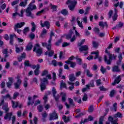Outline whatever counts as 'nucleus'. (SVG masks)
I'll return each mask as SVG.
<instances>
[{
	"instance_id": "1",
	"label": "nucleus",
	"mask_w": 124,
	"mask_h": 124,
	"mask_svg": "<svg viewBox=\"0 0 124 124\" xmlns=\"http://www.w3.org/2000/svg\"><path fill=\"white\" fill-rule=\"evenodd\" d=\"M42 76L46 77V78H44L43 79H41V84L40 88L41 92H43L45 89H46V85L45 84H48V79L50 80L52 79V76H51V74L48 73V71L44 70L42 73Z\"/></svg>"
},
{
	"instance_id": "2",
	"label": "nucleus",
	"mask_w": 124,
	"mask_h": 124,
	"mask_svg": "<svg viewBox=\"0 0 124 124\" xmlns=\"http://www.w3.org/2000/svg\"><path fill=\"white\" fill-rule=\"evenodd\" d=\"M52 36H54V32L51 31L50 33V38L48 40V44L47 45L46 43H43L42 46L45 47L46 46L47 51L45 53V55H47L49 57H52L54 55V51L52 50L51 49L52 47V44H51V42L52 41Z\"/></svg>"
},
{
	"instance_id": "3",
	"label": "nucleus",
	"mask_w": 124,
	"mask_h": 124,
	"mask_svg": "<svg viewBox=\"0 0 124 124\" xmlns=\"http://www.w3.org/2000/svg\"><path fill=\"white\" fill-rule=\"evenodd\" d=\"M105 53L107 54V55H105L104 57V61L107 64H110L111 62L113 61V60H116V58H117V56H116L115 55H111L110 54V53L108 52V50H107V49L105 50ZM107 56H108L109 59L107 58Z\"/></svg>"
},
{
	"instance_id": "4",
	"label": "nucleus",
	"mask_w": 124,
	"mask_h": 124,
	"mask_svg": "<svg viewBox=\"0 0 124 124\" xmlns=\"http://www.w3.org/2000/svg\"><path fill=\"white\" fill-rule=\"evenodd\" d=\"M66 3L68 5V8L71 11H73L77 4V0H68Z\"/></svg>"
},
{
	"instance_id": "5",
	"label": "nucleus",
	"mask_w": 124,
	"mask_h": 124,
	"mask_svg": "<svg viewBox=\"0 0 124 124\" xmlns=\"http://www.w3.org/2000/svg\"><path fill=\"white\" fill-rule=\"evenodd\" d=\"M122 113L120 112H118L116 113L114 116V118L110 116L108 117V121L109 122H111L112 124H118V123H117V121H118L117 120H115V118H122Z\"/></svg>"
},
{
	"instance_id": "6",
	"label": "nucleus",
	"mask_w": 124,
	"mask_h": 124,
	"mask_svg": "<svg viewBox=\"0 0 124 124\" xmlns=\"http://www.w3.org/2000/svg\"><path fill=\"white\" fill-rule=\"evenodd\" d=\"M33 52H35L38 56H40L42 54V48L40 47V46L38 44H36L33 48Z\"/></svg>"
},
{
	"instance_id": "7",
	"label": "nucleus",
	"mask_w": 124,
	"mask_h": 124,
	"mask_svg": "<svg viewBox=\"0 0 124 124\" xmlns=\"http://www.w3.org/2000/svg\"><path fill=\"white\" fill-rule=\"evenodd\" d=\"M99 54V52H98V51L92 52L91 55H93L89 56L87 58V60H88V61H92V60L93 59V57H94V59L95 60L97 59V58H98Z\"/></svg>"
},
{
	"instance_id": "8",
	"label": "nucleus",
	"mask_w": 124,
	"mask_h": 124,
	"mask_svg": "<svg viewBox=\"0 0 124 124\" xmlns=\"http://www.w3.org/2000/svg\"><path fill=\"white\" fill-rule=\"evenodd\" d=\"M36 98H38V95H34L32 97H28V100L29 102L28 103V105L30 106V105L32 106L33 104H34V102L32 100H34V99H36Z\"/></svg>"
},
{
	"instance_id": "9",
	"label": "nucleus",
	"mask_w": 124,
	"mask_h": 124,
	"mask_svg": "<svg viewBox=\"0 0 124 124\" xmlns=\"http://www.w3.org/2000/svg\"><path fill=\"white\" fill-rule=\"evenodd\" d=\"M31 67L33 69H35L34 71L35 75L37 76L39 74V69L40 68V66L39 65H32Z\"/></svg>"
},
{
	"instance_id": "10",
	"label": "nucleus",
	"mask_w": 124,
	"mask_h": 124,
	"mask_svg": "<svg viewBox=\"0 0 124 124\" xmlns=\"http://www.w3.org/2000/svg\"><path fill=\"white\" fill-rule=\"evenodd\" d=\"M58 114L55 112H53L49 114V121H53V120H57L58 119Z\"/></svg>"
},
{
	"instance_id": "11",
	"label": "nucleus",
	"mask_w": 124,
	"mask_h": 124,
	"mask_svg": "<svg viewBox=\"0 0 124 124\" xmlns=\"http://www.w3.org/2000/svg\"><path fill=\"white\" fill-rule=\"evenodd\" d=\"M31 11L32 10H31V9L28 8L26 9V15L27 17H31V18L33 17V15L31 13Z\"/></svg>"
},
{
	"instance_id": "12",
	"label": "nucleus",
	"mask_w": 124,
	"mask_h": 124,
	"mask_svg": "<svg viewBox=\"0 0 124 124\" xmlns=\"http://www.w3.org/2000/svg\"><path fill=\"white\" fill-rule=\"evenodd\" d=\"M17 82L15 83V87L16 89H19L20 86H21V84H22V80L19 79V77H17Z\"/></svg>"
},
{
	"instance_id": "13",
	"label": "nucleus",
	"mask_w": 124,
	"mask_h": 124,
	"mask_svg": "<svg viewBox=\"0 0 124 124\" xmlns=\"http://www.w3.org/2000/svg\"><path fill=\"white\" fill-rule=\"evenodd\" d=\"M52 63L53 64L54 66H57L59 65V66H62L63 63L62 62H58L56 60H53L52 62Z\"/></svg>"
},
{
	"instance_id": "14",
	"label": "nucleus",
	"mask_w": 124,
	"mask_h": 124,
	"mask_svg": "<svg viewBox=\"0 0 124 124\" xmlns=\"http://www.w3.org/2000/svg\"><path fill=\"white\" fill-rule=\"evenodd\" d=\"M40 25L42 28L46 27V29H49L50 27V23L48 21H46L44 23V24H42V21H40Z\"/></svg>"
},
{
	"instance_id": "15",
	"label": "nucleus",
	"mask_w": 124,
	"mask_h": 124,
	"mask_svg": "<svg viewBox=\"0 0 124 124\" xmlns=\"http://www.w3.org/2000/svg\"><path fill=\"white\" fill-rule=\"evenodd\" d=\"M52 93L55 100L56 101L58 100L59 98H60V95H57V96L55 95V93H57V91H56V89L55 88H52Z\"/></svg>"
},
{
	"instance_id": "16",
	"label": "nucleus",
	"mask_w": 124,
	"mask_h": 124,
	"mask_svg": "<svg viewBox=\"0 0 124 124\" xmlns=\"http://www.w3.org/2000/svg\"><path fill=\"white\" fill-rule=\"evenodd\" d=\"M90 87H94V84H93V82H92V84L87 85L86 88L82 89V93H85V92H87V91H88V90L90 89Z\"/></svg>"
},
{
	"instance_id": "17",
	"label": "nucleus",
	"mask_w": 124,
	"mask_h": 124,
	"mask_svg": "<svg viewBox=\"0 0 124 124\" xmlns=\"http://www.w3.org/2000/svg\"><path fill=\"white\" fill-rule=\"evenodd\" d=\"M121 80H122L121 78V76H119L115 78L114 83H112V85L114 86V85H116V84H119V82H121Z\"/></svg>"
},
{
	"instance_id": "18",
	"label": "nucleus",
	"mask_w": 124,
	"mask_h": 124,
	"mask_svg": "<svg viewBox=\"0 0 124 124\" xmlns=\"http://www.w3.org/2000/svg\"><path fill=\"white\" fill-rule=\"evenodd\" d=\"M61 96L62 97V100L63 102H65L66 100V93H65L62 92L60 94Z\"/></svg>"
},
{
	"instance_id": "19",
	"label": "nucleus",
	"mask_w": 124,
	"mask_h": 124,
	"mask_svg": "<svg viewBox=\"0 0 124 124\" xmlns=\"http://www.w3.org/2000/svg\"><path fill=\"white\" fill-rule=\"evenodd\" d=\"M77 23L79 28L81 29H84V26H83V23L80 21V17H78L77 19Z\"/></svg>"
},
{
	"instance_id": "20",
	"label": "nucleus",
	"mask_w": 124,
	"mask_h": 124,
	"mask_svg": "<svg viewBox=\"0 0 124 124\" xmlns=\"http://www.w3.org/2000/svg\"><path fill=\"white\" fill-rule=\"evenodd\" d=\"M76 60V57L72 56L70 57L69 58L68 60L65 62V63H66L67 64H69L70 62H71V61H73L74 60Z\"/></svg>"
},
{
	"instance_id": "21",
	"label": "nucleus",
	"mask_w": 124,
	"mask_h": 124,
	"mask_svg": "<svg viewBox=\"0 0 124 124\" xmlns=\"http://www.w3.org/2000/svg\"><path fill=\"white\" fill-rule=\"evenodd\" d=\"M27 8H29L30 10H34V9H36V6L33 4H31V3H30Z\"/></svg>"
},
{
	"instance_id": "22",
	"label": "nucleus",
	"mask_w": 124,
	"mask_h": 124,
	"mask_svg": "<svg viewBox=\"0 0 124 124\" xmlns=\"http://www.w3.org/2000/svg\"><path fill=\"white\" fill-rule=\"evenodd\" d=\"M13 83V78H9V81L7 82V87H8V88H10Z\"/></svg>"
},
{
	"instance_id": "23",
	"label": "nucleus",
	"mask_w": 124,
	"mask_h": 124,
	"mask_svg": "<svg viewBox=\"0 0 124 124\" xmlns=\"http://www.w3.org/2000/svg\"><path fill=\"white\" fill-rule=\"evenodd\" d=\"M25 22H21L18 23L15 25V29H20V28H22L23 26H24Z\"/></svg>"
},
{
	"instance_id": "24",
	"label": "nucleus",
	"mask_w": 124,
	"mask_h": 124,
	"mask_svg": "<svg viewBox=\"0 0 124 124\" xmlns=\"http://www.w3.org/2000/svg\"><path fill=\"white\" fill-rule=\"evenodd\" d=\"M87 50H89V47H88V46H81L79 48L80 52H83L84 51H87Z\"/></svg>"
},
{
	"instance_id": "25",
	"label": "nucleus",
	"mask_w": 124,
	"mask_h": 124,
	"mask_svg": "<svg viewBox=\"0 0 124 124\" xmlns=\"http://www.w3.org/2000/svg\"><path fill=\"white\" fill-rule=\"evenodd\" d=\"M69 79L71 82H73V81L76 80V77L74 76V74H71L69 76Z\"/></svg>"
},
{
	"instance_id": "26",
	"label": "nucleus",
	"mask_w": 124,
	"mask_h": 124,
	"mask_svg": "<svg viewBox=\"0 0 124 124\" xmlns=\"http://www.w3.org/2000/svg\"><path fill=\"white\" fill-rule=\"evenodd\" d=\"M32 49V43L30 42L26 46V51H31Z\"/></svg>"
},
{
	"instance_id": "27",
	"label": "nucleus",
	"mask_w": 124,
	"mask_h": 124,
	"mask_svg": "<svg viewBox=\"0 0 124 124\" xmlns=\"http://www.w3.org/2000/svg\"><path fill=\"white\" fill-rule=\"evenodd\" d=\"M11 116H12V113L10 112L9 113H7L4 116V119L10 121V119H11Z\"/></svg>"
},
{
	"instance_id": "28",
	"label": "nucleus",
	"mask_w": 124,
	"mask_h": 124,
	"mask_svg": "<svg viewBox=\"0 0 124 124\" xmlns=\"http://www.w3.org/2000/svg\"><path fill=\"white\" fill-rule=\"evenodd\" d=\"M68 84L69 85V90L70 91H72L74 89V83H72V82L68 81Z\"/></svg>"
},
{
	"instance_id": "29",
	"label": "nucleus",
	"mask_w": 124,
	"mask_h": 124,
	"mask_svg": "<svg viewBox=\"0 0 124 124\" xmlns=\"http://www.w3.org/2000/svg\"><path fill=\"white\" fill-rule=\"evenodd\" d=\"M73 33V31L71 30L69 31V33L65 35V37L67 39H70L71 38V36H72V34Z\"/></svg>"
},
{
	"instance_id": "30",
	"label": "nucleus",
	"mask_w": 124,
	"mask_h": 124,
	"mask_svg": "<svg viewBox=\"0 0 124 124\" xmlns=\"http://www.w3.org/2000/svg\"><path fill=\"white\" fill-rule=\"evenodd\" d=\"M60 89L62 90V89H66V84L63 82V81H61L60 84Z\"/></svg>"
},
{
	"instance_id": "31",
	"label": "nucleus",
	"mask_w": 124,
	"mask_h": 124,
	"mask_svg": "<svg viewBox=\"0 0 124 124\" xmlns=\"http://www.w3.org/2000/svg\"><path fill=\"white\" fill-rule=\"evenodd\" d=\"M15 48H16V53H20V52H22L23 50H24V48L23 47H21L19 48L17 46H15Z\"/></svg>"
},
{
	"instance_id": "32",
	"label": "nucleus",
	"mask_w": 124,
	"mask_h": 124,
	"mask_svg": "<svg viewBox=\"0 0 124 124\" xmlns=\"http://www.w3.org/2000/svg\"><path fill=\"white\" fill-rule=\"evenodd\" d=\"M13 37H16L15 34H11L10 35V44L11 45L13 44Z\"/></svg>"
},
{
	"instance_id": "33",
	"label": "nucleus",
	"mask_w": 124,
	"mask_h": 124,
	"mask_svg": "<svg viewBox=\"0 0 124 124\" xmlns=\"http://www.w3.org/2000/svg\"><path fill=\"white\" fill-rule=\"evenodd\" d=\"M6 7V4L5 3L2 4V2H0V12H1V10H4Z\"/></svg>"
},
{
	"instance_id": "34",
	"label": "nucleus",
	"mask_w": 124,
	"mask_h": 124,
	"mask_svg": "<svg viewBox=\"0 0 124 124\" xmlns=\"http://www.w3.org/2000/svg\"><path fill=\"white\" fill-rule=\"evenodd\" d=\"M93 117L89 116L88 117V119H85L84 122H83V121H81L80 122V124H85V123H87V122H88V121H93Z\"/></svg>"
},
{
	"instance_id": "35",
	"label": "nucleus",
	"mask_w": 124,
	"mask_h": 124,
	"mask_svg": "<svg viewBox=\"0 0 124 124\" xmlns=\"http://www.w3.org/2000/svg\"><path fill=\"white\" fill-rule=\"evenodd\" d=\"M117 13H118V10H117V9H115L114 15V16L112 17V19L113 21H116V20H117V17H118V15H117Z\"/></svg>"
},
{
	"instance_id": "36",
	"label": "nucleus",
	"mask_w": 124,
	"mask_h": 124,
	"mask_svg": "<svg viewBox=\"0 0 124 124\" xmlns=\"http://www.w3.org/2000/svg\"><path fill=\"white\" fill-rule=\"evenodd\" d=\"M99 26L101 27V28H104V27L107 28V23L106 22H100L99 23Z\"/></svg>"
},
{
	"instance_id": "37",
	"label": "nucleus",
	"mask_w": 124,
	"mask_h": 124,
	"mask_svg": "<svg viewBox=\"0 0 124 124\" xmlns=\"http://www.w3.org/2000/svg\"><path fill=\"white\" fill-rule=\"evenodd\" d=\"M76 60H77V62L78 63V64L81 65L82 63V59L81 58H79V57L77 56L76 57Z\"/></svg>"
},
{
	"instance_id": "38",
	"label": "nucleus",
	"mask_w": 124,
	"mask_h": 124,
	"mask_svg": "<svg viewBox=\"0 0 124 124\" xmlns=\"http://www.w3.org/2000/svg\"><path fill=\"white\" fill-rule=\"evenodd\" d=\"M12 104L13 108H17V107H18V102H14V101H12Z\"/></svg>"
},
{
	"instance_id": "39",
	"label": "nucleus",
	"mask_w": 124,
	"mask_h": 124,
	"mask_svg": "<svg viewBox=\"0 0 124 124\" xmlns=\"http://www.w3.org/2000/svg\"><path fill=\"white\" fill-rule=\"evenodd\" d=\"M28 4L27 1H22L19 3V6H21L22 7H25V6H27V4Z\"/></svg>"
},
{
	"instance_id": "40",
	"label": "nucleus",
	"mask_w": 124,
	"mask_h": 124,
	"mask_svg": "<svg viewBox=\"0 0 124 124\" xmlns=\"http://www.w3.org/2000/svg\"><path fill=\"white\" fill-rule=\"evenodd\" d=\"M59 59H60V60H63V59H64V53L62 51L60 52Z\"/></svg>"
},
{
	"instance_id": "41",
	"label": "nucleus",
	"mask_w": 124,
	"mask_h": 124,
	"mask_svg": "<svg viewBox=\"0 0 124 124\" xmlns=\"http://www.w3.org/2000/svg\"><path fill=\"white\" fill-rule=\"evenodd\" d=\"M70 67H72V68H74L76 66L77 63L76 62H70L69 63Z\"/></svg>"
},
{
	"instance_id": "42",
	"label": "nucleus",
	"mask_w": 124,
	"mask_h": 124,
	"mask_svg": "<svg viewBox=\"0 0 124 124\" xmlns=\"http://www.w3.org/2000/svg\"><path fill=\"white\" fill-rule=\"evenodd\" d=\"M121 8H122L123 6L124 5V3L123 2H120V3L118 2L117 3L114 4L115 7H117V6H119Z\"/></svg>"
},
{
	"instance_id": "43",
	"label": "nucleus",
	"mask_w": 124,
	"mask_h": 124,
	"mask_svg": "<svg viewBox=\"0 0 124 124\" xmlns=\"http://www.w3.org/2000/svg\"><path fill=\"white\" fill-rule=\"evenodd\" d=\"M26 58V53H23L21 57L18 58L19 62H22V60L25 59Z\"/></svg>"
},
{
	"instance_id": "44",
	"label": "nucleus",
	"mask_w": 124,
	"mask_h": 124,
	"mask_svg": "<svg viewBox=\"0 0 124 124\" xmlns=\"http://www.w3.org/2000/svg\"><path fill=\"white\" fill-rule=\"evenodd\" d=\"M31 25L32 26V28L31 29V31H35V29H36V26L35 24H34V22H31Z\"/></svg>"
},
{
	"instance_id": "45",
	"label": "nucleus",
	"mask_w": 124,
	"mask_h": 124,
	"mask_svg": "<svg viewBox=\"0 0 124 124\" xmlns=\"http://www.w3.org/2000/svg\"><path fill=\"white\" fill-rule=\"evenodd\" d=\"M42 116L43 117L42 119V122H45L46 121V117H47V114L46 113H44L42 114Z\"/></svg>"
},
{
	"instance_id": "46",
	"label": "nucleus",
	"mask_w": 124,
	"mask_h": 124,
	"mask_svg": "<svg viewBox=\"0 0 124 124\" xmlns=\"http://www.w3.org/2000/svg\"><path fill=\"white\" fill-rule=\"evenodd\" d=\"M61 13L62 14V15H64V16H65L67 15V14H68V12L66 9H63L61 11Z\"/></svg>"
},
{
	"instance_id": "47",
	"label": "nucleus",
	"mask_w": 124,
	"mask_h": 124,
	"mask_svg": "<svg viewBox=\"0 0 124 124\" xmlns=\"http://www.w3.org/2000/svg\"><path fill=\"white\" fill-rule=\"evenodd\" d=\"M62 120L64 121L65 123H67L69 122V117H66L65 116H63L62 117Z\"/></svg>"
},
{
	"instance_id": "48",
	"label": "nucleus",
	"mask_w": 124,
	"mask_h": 124,
	"mask_svg": "<svg viewBox=\"0 0 124 124\" xmlns=\"http://www.w3.org/2000/svg\"><path fill=\"white\" fill-rule=\"evenodd\" d=\"M75 29H76V27H74L73 28V29L74 31H75V33L76 34V36H80V33L78 32V31H77L76 30H75Z\"/></svg>"
},
{
	"instance_id": "49",
	"label": "nucleus",
	"mask_w": 124,
	"mask_h": 124,
	"mask_svg": "<svg viewBox=\"0 0 124 124\" xmlns=\"http://www.w3.org/2000/svg\"><path fill=\"white\" fill-rule=\"evenodd\" d=\"M37 109L38 112H42V111L43 110V107L42 105H39L37 107Z\"/></svg>"
},
{
	"instance_id": "50",
	"label": "nucleus",
	"mask_w": 124,
	"mask_h": 124,
	"mask_svg": "<svg viewBox=\"0 0 124 124\" xmlns=\"http://www.w3.org/2000/svg\"><path fill=\"white\" fill-rule=\"evenodd\" d=\"M112 70H113V71L118 72L120 71V69L119 68V67L115 66L113 68Z\"/></svg>"
},
{
	"instance_id": "51",
	"label": "nucleus",
	"mask_w": 124,
	"mask_h": 124,
	"mask_svg": "<svg viewBox=\"0 0 124 124\" xmlns=\"http://www.w3.org/2000/svg\"><path fill=\"white\" fill-rule=\"evenodd\" d=\"M18 3H19V0H16L11 3V5L12 6H14V5L18 4Z\"/></svg>"
},
{
	"instance_id": "52",
	"label": "nucleus",
	"mask_w": 124,
	"mask_h": 124,
	"mask_svg": "<svg viewBox=\"0 0 124 124\" xmlns=\"http://www.w3.org/2000/svg\"><path fill=\"white\" fill-rule=\"evenodd\" d=\"M46 32H47V31H46V30H45V29H43L42 32L41 34V36L42 37H43L44 36V35H45V34H46Z\"/></svg>"
},
{
	"instance_id": "53",
	"label": "nucleus",
	"mask_w": 124,
	"mask_h": 124,
	"mask_svg": "<svg viewBox=\"0 0 124 124\" xmlns=\"http://www.w3.org/2000/svg\"><path fill=\"white\" fill-rule=\"evenodd\" d=\"M2 109L3 110H4L5 112H8V110H9V109L8 108V106L4 105L3 106Z\"/></svg>"
},
{
	"instance_id": "54",
	"label": "nucleus",
	"mask_w": 124,
	"mask_h": 124,
	"mask_svg": "<svg viewBox=\"0 0 124 124\" xmlns=\"http://www.w3.org/2000/svg\"><path fill=\"white\" fill-rule=\"evenodd\" d=\"M25 12V10L22 9L20 11V13L18 14V16H19V17H24V13Z\"/></svg>"
},
{
	"instance_id": "55",
	"label": "nucleus",
	"mask_w": 124,
	"mask_h": 124,
	"mask_svg": "<svg viewBox=\"0 0 124 124\" xmlns=\"http://www.w3.org/2000/svg\"><path fill=\"white\" fill-rule=\"evenodd\" d=\"M41 102L40 101V100L39 99H37L36 100L34 104V106H37V105H38L39 104H40V103Z\"/></svg>"
},
{
	"instance_id": "56",
	"label": "nucleus",
	"mask_w": 124,
	"mask_h": 124,
	"mask_svg": "<svg viewBox=\"0 0 124 124\" xmlns=\"http://www.w3.org/2000/svg\"><path fill=\"white\" fill-rule=\"evenodd\" d=\"M70 45V43L64 42L62 43V47H67V46H69Z\"/></svg>"
},
{
	"instance_id": "57",
	"label": "nucleus",
	"mask_w": 124,
	"mask_h": 124,
	"mask_svg": "<svg viewBox=\"0 0 124 124\" xmlns=\"http://www.w3.org/2000/svg\"><path fill=\"white\" fill-rule=\"evenodd\" d=\"M29 36L31 39H34V37H35V35H34V33H31L29 34Z\"/></svg>"
},
{
	"instance_id": "58",
	"label": "nucleus",
	"mask_w": 124,
	"mask_h": 124,
	"mask_svg": "<svg viewBox=\"0 0 124 124\" xmlns=\"http://www.w3.org/2000/svg\"><path fill=\"white\" fill-rule=\"evenodd\" d=\"M103 120H104V117H103V116L101 117L99 120V124H103Z\"/></svg>"
},
{
	"instance_id": "59",
	"label": "nucleus",
	"mask_w": 124,
	"mask_h": 124,
	"mask_svg": "<svg viewBox=\"0 0 124 124\" xmlns=\"http://www.w3.org/2000/svg\"><path fill=\"white\" fill-rule=\"evenodd\" d=\"M29 31H30V28H29V27L25 28L23 30V33H24V34H26V33H27V32H28Z\"/></svg>"
},
{
	"instance_id": "60",
	"label": "nucleus",
	"mask_w": 124,
	"mask_h": 124,
	"mask_svg": "<svg viewBox=\"0 0 124 124\" xmlns=\"http://www.w3.org/2000/svg\"><path fill=\"white\" fill-rule=\"evenodd\" d=\"M90 10H91V8L90 7H88L86 8L85 12V14H89V12H90Z\"/></svg>"
},
{
	"instance_id": "61",
	"label": "nucleus",
	"mask_w": 124,
	"mask_h": 124,
	"mask_svg": "<svg viewBox=\"0 0 124 124\" xmlns=\"http://www.w3.org/2000/svg\"><path fill=\"white\" fill-rule=\"evenodd\" d=\"M82 19L85 24H87V23H88V18H87V16H84L82 17Z\"/></svg>"
},
{
	"instance_id": "62",
	"label": "nucleus",
	"mask_w": 124,
	"mask_h": 124,
	"mask_svg": "<svg viewBox=\"0 0 124 124\" xmlns=\"http://www.w3.org/2000/svg\"><path fill=\"white\" fill-rule=\"evenodd\" d=\"M18 95H19V93L17 92H16L14 93V96H13V99H15L16 98L17 96H18Z\"/></svg>"
},
{
	"instance_id": "63",
	"label": "nucleus",
	"mask_w": 124,
	"mask_h": 124,
	"mask_svg": "<svg viewBox=\"0 0 124 124\" xmlns=\"http://www.w3.org/2000/svg\"><path fill=\"white\" fill-rule=\"evenodd\" d=\"M68 100L70 105H74V103H73V100L72 99L69 98Z\"/></svg>"
},
{
	"instance_id": "64",
	"label": "nucleus",
	"mask_w": 124,
	"mask_h": 124,
	"mask_svg": "<svg viewBox=\"0 0 124 124\" xmlns=\"http://www.w3.org/2000/svg\"><path fill=\"white\" fill-rule=\"evenodd\" d=\"M81 73H82V72H81V71L76 72L75 73L76 77H79V76H80V75H81Z\"/></svg>"
}]
</instances>
